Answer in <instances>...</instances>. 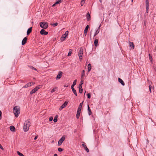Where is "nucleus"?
<instances>
[{"mask_svg": "<svg viewBox=\"0 0 156 156\" xmlns=\"http://www.w3.org/2000/svg\"><path fill=\"white\" fill-rule=\"evenodd\" d=\"M30 126V122L29 119H28L26 120L24 125L23 129L25 131H27L29 130V127Z\"/></svg>", "mask_w": 156, "mask_h": 156, "instance_id": "1", "label": "nucleus"}, {"mask_svg": "<svg viewBox=\"0 0 156 156\" xmlns=\"http://www.w3.org/2000/svg\"><path fill=\"white\" fill-rule=\"evenodd\" d=\"M13 110L15 116L16 117H17L20 112V107L18 106H16L13 108Z\"/></svg>", "mask_w": 156, "mask_h": 156, "instance_id": "2", "label": "nucleus"}, {"mask_svg": "<svg viewBox=\"0 0 156 156\" xmlns=\"http://www.w3.org/2000/svg\"><path fill=\"white\" fill-rule=\"evenodd\" d=\"M40 25L41 27L44 29H46L48 27V23L45 22H42L40 23Z\"/></svg>", "mask_w": 156, "mask_h": 156, "instance_id": "3", "label": "nucleus"}, {"mask_svg": "<svg viewBox=\"0 0 156 156\" xmlns=\"http://www.w3.org/2000/svg\"><path fill=\"white\" fill-rule=\"evenodd\" d=\"M83 49L82 48H80L78 54V56L79 57L80 60V61H81V60L83 58L82 55H83Z\"/></svg>", "mask_w": 156, "mask_h": 156, "instance_id": "4", "label": "nucleus"}, {"mask_svg": "<svg viewBox=\"0 0 156 156\" xmlns=\"http://www.w3.org/2000/svg\"><path fill=\"white\" fill-rule=\"evenodd\" d=\"M146 12L148 13V12L149 8V0H146Z\"/></svg>", "mask_w": 156, "mask_h": 156, "instance_id": "5", "label": "nucleus"}, {"mask_svg": "<svg viewBox=\"0 0 156 156\" xmlns=\"http://www.w3.org/2000/svg\"><path fill=\"white\" fill-rule=\"evenodd\" d=\"M65 139V137H62V138L59 140L58 142V146H60L62 144L63 141Z\"/></svg>", "mask_w": 156, "mask_h": 156, "instance_id": "6", "label": "nucleus"}, {"mask_svg": "<svg viewBox=\"0 0 156 156\" xmlns=\"http://www.w3.org/2000/svg\"><path fill=\"white\" fill-rule=\"evenodd\" d=\"M62 71H60L58 72V74L56 78V80H58L60 79L62 76Z\"/></svg>", "mask_w": 156, "mask_h": 156, "instance_id": "7", "label": "nucleus"}, {"mask_svg": "<svg viewBox=\"0 0 156 156\" xmlns=\"http://www.w3.org/2000/svg\"><path fill=\"white\" fill-rule=\"evenodd\" d=\"M68 102L65 101L59 108L60 110H61L62 109L65 107L67 105Z\"/></svg>", "mask_w": 156, "mask_h": 156, "instance_id": "8", "label": "nucleus"}, {"mask_svg": "<svg viewBox=\"0 0 156 156\" xmlns=\"http://www.w3.org/2000/svg\"><path fill=\"white\" fill-rule=\"evenodd\" d=\"M40 33L41 35H46L48 34V32L46 31L44 29H42L40 31Z\"/></svg>", "mask_w": 156, "mask_h": 156, "instance_id": "9", "label": "nucleus"}, {"mask_svg": "<svg viewBox=\"0 0 156 156\" xmlns=\"http://www.w3.org/2000/svg\"><path fill=\"white\" fill-rule=\"evenodd\" d=\"M129 47H130L131 49H133L134 48V44L133 42L129 41Z\"/></svg>", "mask_w": 156, "mask_h": 156, "instance_id": "10", "label": "nucleus"}, {"mask_svg": "<svg viewBox=\"0 0 156 156\" xmlns=\"http://www.w3.org/2000/svg\"><path fill=\"white\" fill-rule=\"evenodd\" d=\"M27 39V37H25L23 39L22 41V45H24L26 43Z\"/></svg>", "mask_w": 156, "mask_h": 156, "instance_id": "11", "label": "nucleus"}, {"mask_svg": "<svg viewBox=\"0 0 156 156\" xmlns=\"http://www.w3.org/2000/svg\"><path fill=\"white\" fill-rule=\"evenodd\" d=\"M32 83V84H34V83H31L29 82L28 83H27L26 84L25 86H24L23 87V88H27L31 86L32 85L31 83Z\"/></svg>", "mask_w": 156, "mask_h": 156, "instance_id": "12", "label": "nucleus"}, {"mask_svg": "<svg viewBox=\"0 0 156 156\" xmlns=\"http://www.w3.org/2000/svg\"><path fill=\"white\" fill-rule=\"evenodd\" d=\"M101 27V25H100L99 26L98 28V29L96 30V32L95 33V34L94 35V37H95L97 34H98L99 32L100 31V28Z\"/></svg>", "mask_w": 156, "mask_h": 156, "instance_id": "13", "label": "nucleus"}, {"mask_svg": "<svg viewBox=\"0 0 156 156\" xmlns=\"http://www.w3.org/2000/svg\"><path fill=\"white\" fill-rule=\"evenodd\" d=\"M82 145L84 149L86 150L87 152H88L89 151V149L87 148L86 146L84 144V143L82 144Z\"/></svg>", "mask_w": 156, "mask_h": 156, "instance_id": "14", "label": "nucleus"}, {"mask_svg": "<svg viewBox=\"0 0 156 156\" xmlns=\"http://www.w3.org/2000/svg\"><path fill=\"white\" fill-rule=\"evenodd\" d=\"M32 27H30V28H29L27 31V35H29L30 33L32 31Z\"/></svg>", "mask_w": 156, "mask_h": 156, "instance_id": "15", "label": "nucleus"}, {"mask_svg": "<svg viewBox=\"0 0 156 156\" xmlns=\"http://www.w3.org/2000/svg\"><path fill=\"white\" fill-rule=\"evenodd\" d=\"M118 81L119 82L121 83V84L123 86L125 85V83L121 79V78H118Z\"/></svg>", "mask_w": 156, "mask_h": 156, "instance_id": "16", "label": "nucleus"}, {"mask_svg": "<svg viewBox=\"0 0 156 156\" xmlns=\"http://www.w3.org/2000/svg\"><path fill=\"white\" fill-rule=\"evenodd\" d=\"M37 89L36 88H35L34 89H33L30 92V94L31 95H32L33 94L35 93L36 91H37Z\"/></svg>", "mask_w": 156, "mask_h": 156, "instance_id": "17", "label": "nucleus"}, {"mask_svg": "<svg viewBox=\"0 0 156 156\" xmlns=\"http://www.w3.org/2000/svg\"><path fill=\"white\" fill-rule=\"evenodd\" d=\"M86 17L87 20L89 21L90 20V16L89 12H87V14Z\"/></svg>", "mask_w": 156, "mask_h": 156, "instance_id": "18", "label": "nucleus"}, {"mask_svg": "<svg viewBox=\"0 0 156 156\" xmlns=\"http://www.w3.org/2000/svg\"><path fill=\"white\" fill-rule=\"evenodd\" d=\"M83 101L82 102L80 103V104L78 107V109H77V110H80V111H81V108H82V106L83 105Z\"/></svg>", "mask_w": 156, "mask_h": 156, "instance_id": "19", "label": "nucleus"}, {"mask_svg": "<svg viewBox=\"0 0 156 156\" xmlns=\"http://www.w3.org/2000/svg\"><path fill=\"white\" fill-rule=\"evenodd\" d=\"M80 111H81L78 110H77V113L76 114V118L77 119H79L80 117Z\"/></svg>", "mask_w": 156, "mask_h": 156, "instance_id": "20", "label": "nucleus"}, {"mask_svg": "<svg viewBox=\"0 0 156 156\" xmlns=\"http://www.w3.org/2000/svg\"><path fill=\"white\" fill-rule=\"evenodd\" d=\"M76 81H77L76 80H75L74 81L73 83V84L71 86V89L74 88V86L75 85H76Z\"/></svg>", "mask_w": 156, "mask_h": 156, "instance_id": "21", "label": "nucleus"}, {"mask_svg": "<svg viewBox=\"0 0 156 156\" xmlns=\"http://www.w3.org/2000/svg\"><path fill=\"white\" fill-rule=\"evenodd\" d=\"M82 72V73L81 76V79H83L85 76V71L84 70H83Z\"/></svg>", "mask_w": 156, "mask_h": 156, "instance_id": "22", "label": "nucleus"}, {"mask_svg": "<svg viewBox=\"0 0 156 156\" xmlns=\"http://www.w3.org/2000/svg\"><path fill=\"white\" fill-rule=\"evenodd\" d=\"M87 109H88V111L89 115H90L91 114L92 112H91V110L90 108L89 105H88Z\"/></svg>", "mask_w": 156, "mask_h": 156, "instance_id": "23", "label": "nucleus"}, {"mask_svg": "<svg viewBox=\"0 0 156 156\" xmlns=\"http://www.w3.org/2000/svg\"><path fill=\"white\" fill-rule=\"evenodd\" d=\"M94 43L95 46L98 45V40L97 39H95L94 41Z\"/></svg>", "mask_w": 156, "mask_h": 156, "instance_id": "24", "label": "nucleus"}, {"mask_svg": "<svg viewBox=\"0 0 156 156\" xmlns=\"http://www.w3.org/2000/svg\"><path fill=\"white\" fill-rule=\"evenodd\" d=\"M10 130L12 132H14L15 131V127L12 126H10Z\"/></svg>", "mask_w": 156, "mask_h": 156, "instance_id": "25", "label": "nucleus"}, {"mask_svg": "<svg viewBox=\"0 0 156 156\" xmlns=\"http://www.w3.org/2000/svg\"><path fill=\"white\" fill-rule=\"evenodd\" d=\"M87 67L88 68V72H89L90 71V70H91V64L90 63H89V64H88V66H87Z\"/></svg>", "mask_w": 156, "mask_h": 156, "instance_id": "26", "label": "nucleus"}, {"mask_svg": "<svg viewBox=\"0 0 156 156\" xmlns=\"http://www.w3.org/2000/svg\"><path fill=\"white\" fill-rule=\"evenodd\" d=\"M68 31H67L63 35L64 36V39H65L66 38V36L68 35Z\"/></svg>", "mask_w": 156, "mask_h": 156, "instance_id": "27", "label": "nucleus"}, {"mask_svg": "<svg viewBox=\"0 0 156 156\" xmlns=\"http://www.w3.org/2000/svg\"><path fill=\"white\" fill-rule=\"evenodd\" d=\"M72 91H73V93L76 96H77V93H76V90H75L74 88H73V89L72 88Z\"/></svg>", "mask_w": 156, "mask_h": 156, "instance_id": "28", "label": "nucleus"}, {"mask_svg": "<svg viewBox=\"0 0 156 156\" xmlns=\"http://www.w3.org/2000/svg\"><path fill=\"white\" fill-rule=\"evenodd\" d=\"M17 153L18 155H20V156H25L23 154L20 152L19 151H17Z\"/></svg>", "mask_w": 156, "mask_h": 156, "instance_id": "29", "label": "nucleus"}, {"mask_svg": "<svg viewBox=\"0 0 156 156\" xmlns=\"http://www.w3.org/2000/svg\"><path fill=\"white\" fill-rule=\"evenodd\" d=\"M72 51L71 49H69L68 54L67 55L68 56H71V54H72Z\"/></svg>", "mask_w": 156, "mask_h": 156, "instance_id": "30", "label": "nucleus"}, {"mask_svg": "<svg viewBox=\"0 0 156 156\" xmlns=\"http://www.w3.org/2000/svg\"><path fill=\"white\" fill-rule=\"evenodd\" d=\"M57 89V88L56 87H55L54 88H53L51 90V93H53Z\"/></svg>", "mask_w": 156, "mask_h": 156, "instance_id": "31", "label": "nucleus"}, {"mask_svg": "<svg viewBox=\"0 0 156 156\" xmlns=\"http://www.w3.org/2000/svg\"><path fill=\"white\" fill-rule=\"evenodd\" d=\"M29 67L30 68L32 69L33 70H37V69L36 68H35L34 67L32 66H29Z\"/></svg>", "mask_w": 156, "mask_h": 156, "instance_id": "32", "label": "nucleus"}, {"mask_svg": "<svg viewBox=\"0 0 156 156\" xmlns=\"http://www.w3.org/2000/svg\"><path fill=\"white\" fill-rule=\"evenodd\" d=\"M148 55H149L150 60L151 62H152V56L151 55V54H149Z\"/></svg>", "mask_w": 156, "mask_h": 156, "instance_id": "33", "label": "nucleus"}, {"mask_svg": "<svg viewBox=\"0 0 156 156\" xmlns=\"http://www.w3.org/2000/svg\"><path fill=\"white\" fill-rule=\"evenodd\" d=\"M88 28H89V25H87L86 26V27L84 29V31H88Z\"/></svg>", "mask_w": 156, "mask_h": 156, "instance_id": "34", "label": "nucleus"}, {"mask_svg": "<svg viewBox=\"0 0 156 156\" xmlns=\"http://www.w3.org/2000/svg\"><path fill=\"white\" fill-rule=\"evenodd\" d=\"M64 35H62V36L60 39L62 41H63L65 40V39H64Z\"/></svg>", "mask_w": 156, "mask_h": 156, "instance_id": "35", "label": "nucleus"}, {"mask_svg": "<svg viewBox=\"0 0 156 156\" xmlns=\"http://www.w3.org/2000/svg\"><path fill=\"white\" fill-rule=\"evenodd\" d=\"M81 79V81L79 84L82 85L83 83V79Z\"/></svg>", "mask_w": 156, "mask_h": 156, "instance_id": "36", "label": "nucleus"}, {"mask_svg": "<svg viewBox=\"0 0 156 156\" xmlns=\"http://www.w3.org/2000/svg\"><path fill=\"white\" fill-rule=\"evenodd\" d=\"M58 23H54L52 25L53 27H55L57 26L58 25Z\"/></svg>", "mask_w": 156, "mask_h": 156, "instance_id": "37", "label": "nucleus"}, {"mask_svg": "<svg viewBox=\"0 0 156 156\" xmlns=\"http://www.w3.org/2000/svg\"><path fill=\"white\" fill-rule=\"evenodd\" d=\"M87 98L90 99L91 98V95L90 93H88L87 94Z\"/></svg>", "mask_w": 156, "mask_h": 156, "instance_id": "38", "label": "nucleus"}, {"mask_svg": "<svg viewBox=\"0 0 156 156\" xmlns=\"http://www.w3.org/2000/svg\"><path fill=\"white\" fill-rule=\"evenodd\" d=\"M79 92L81 94L83 92V89L82 88V89H79Z\"/></svg>", "mask_w": 156, "mask_h": 156, "instance_id": "39", "label": "nucleus"}, {"mask_svg": "<svg viewBox=\"0 0 156 156\" xmlns=\"http://www.w3.org/2000/svg\"><path fill=\"white\" fill-rule=\"evenodd\" d=\"M35 134L34 133H32L31 135L32 136H35L36 137L38 136L37 135H35Z\"/></svg>", "mask_w": 156, "mask_h": 156, "instance_id": "40", "label": "nucleus"}, {"mask_svg": "<svg viewBox=\"0 0 156 156\" xmlns=\"http://www.w3.org/2000/svg\"><path fill=\"white\" fill-rule=\"evenodd\" d=\"M53 121L55 122H56L57 121V118L55 117L53 120Z\"/></svg>", "mask_w": 156, "mask_h": 156, "instance_id": "41", "label": "nucleus"}, {"mask_svg": "<svg viewBox=\"0 0 156 156\" xmlns=\"http://www.w3.org/2000/svg\"><path fill=\"white\" fill-rule=\"evenodd\" d=\"M58 150L59 151L61 152V151H62L63 150L62 148H59L58 149Z\"/></svg>", "mask_w": 156, "mask_h": 156, "instance_id": "42", "label": "nucleus"}, {"mask_svg": "<svg viewBox=\"0 0 156 156\" xmlns=\"http://www.w3.org/2000/svg\"><path fill=\"white\" fill-rule=\"evenodd\" d=\"M53 118L52 117H50L49 119V121H51L52 120Z\"/></svg>", "mask_w": 156, "mask_h": 156, "instance_id": "43", "label": "nucleus"}, {"mask_svg": "<svg viewBox=\"0 0 156 156\" xmlns=\"http://www.w3.org/2000/svg\"><path fill=\"white\" fill-rule=\"evenodd\" d=\"M40 86H38L36 87H35V88H37V90L38 89L40 88Z\"/></svg>", "mask_w": 156, "mask_h": 156, "instance_id": "44", "label": "nucleus"}, {"mask_svg": "<svg viewBox=\"0 0 156 156\" xmlns=\"http://www.w3.org/2000/svg\"><path fill=\"white\" fill-rule=\"evenodd\" d=\"M82 85L79 84V89H82Z\"/></svg>", "mask_w": 156, "mask_h": 156, "instance_id": "45", "label": "nucleus"}, {"mask_svg": "<svg viewBox=\"0 0 156 156\" xmlns=\"http://www.w3.org/2000/svg\"><path fill=\"white\" fill-rule=\"evenodd\" d=\"M151 85L149 86V90H150V93L151 92Z\"/></svg>", "mask_w": 156, "mask_h": 156, "instance_id": "46", "label": "nucleus"}, {"mask_svg": "<svg viewBox=\"0 0 156 156\" xmlns=\"http://www.w3.org/2000/svg\"><path fill=\"white\" fill-rule=\"evenodd\" d=\"M84 2H83L82 1H81V6H82L83 5V4L84 3Z\"/></svg>", "mask_w": 156, "mask_h": 156, "instance_id": "47", "label": "nucleus"}, {"mask_svg": "<svg viewBox=\"0 0 156 156\" xmlns=\"http://www.w3.org/2000/svg\"><path fill=\"white\" fill-rule=\"evenodd\" d=\"M87 31H85L84 30V34L85 36L86 35L87 33Z\"/></svg>", "mask_w": 156, "mask_h": 156, "instance_id": "48", "label": "nucleus"}, {"mask_svg": "<svg viewBox=\"0 0 156 156\" xmlns=\"http://www.w3.org/2000/svg\"><path fill=\"white\" fill-rule=\"evenodd\" d=\"M0 148L2 150L3 149V148L2 147V146L1 145V144H0Z\"/></svg>", "mask_w": 156, "mask_h": 156, "instance_id": "49", "label": "nucleus"}, {"mask_svg": "<svg viewBox=\"0 0 156 156\" xmlns=\"http://www.w3.org/2000/svg\"><path fill=\"white\" fill-rule=\"evenodd\" d=\"M1 115H2V112H1V111L0 110V120L1 119Z\"/></svg>", "mask_w": 156, "mask_h": 156, "instance_id": "50", "label": "nucleus"}, {"mask_svg": "<svg viewBox=\"0 0 156 156\" xmlns=\"http://www.w3.org/2000/svg\"><path fill=\"white\" fill-rule=\"evenodd\" d=\"M91 34H92V33H91V31L90 32V37H91Z\"/></svg>", "mask_w": 156, "mask_h": 156, "instance_id": "51", "label": "nucleus"}, {"mask_svg": "<svg viewBox=\"0 0 156 156\" xmlns=\"http://www.w3.org/2000/svg\"><path fill=\"white\" fill-rule=\"evenodd\" d=\"M58 117V115H56L55 117H56V118H57V119Z\"/></svg>", "mask_w": 156, "mask_h": 156, "instance_id": "52", "label": "nucleus"}, {"mask_svg": "<svg viewBox=\"0 0 156 156\" xmlns=\"http://www.w3.org/2000/svg\"><path fill=\"white\" fill-rule=\"evenodd\" d=\"M37 137H34V140H36L37 139Z\"/></svg>", "mask_w": 156, "mask_h": 156, "instance_id": "53", "label": "nucleus"}, {"mask_svg": "<svg viewBox=\"0 0 156 156\" xmlns=\"http://www.w3.org/2000/svg\"><path fill=\"white\" fill-rule=\"evenodd\" d=\"M56 4H55V3L54 4L52 5V6H53H53H54L55 5H56Z\"/></svg>", "mask_w": 156, "mask_h": 156, "instance_id": "54", "label": "nucleus"}, {"mask_svg": "<svg viewBox=\"0 0 156 156\" xmlns=\"http://www.w3.org/2000/svg\"><path fill=\"white\" fill-rule=\"evenodd\" d=\"M53 156H57V154H55Z\"/></svg>", "mask_w": 156, "mask_h": 156, "instance_id": "55", "label": "nucleus"}, {"mask_svg": "<svg viewBox=\"0 0 156 156\" xmlns=\"http://www.w3.org/2000/svg\"><path fill=\"white\" fill-rule=\"evenodd\" d=\"M68 87V86H66V85H64V87Z\"/></svg>", "mask_w": 156, "mask_h": 156, "instance_id": "56", "label": "nucleus"}, {"mask_svg": "<svg viewBox=\"0 0 156 156\" xmlns=\"http://www.w3.org/2000/svg\"><path fill=\"white\" fill-rule=\"evenodd\" d=\"M154 69L155 70V71L156 72V67L154 68Z\"/></svg>", "mask_w": 156, "mask_h": 156, "instance_id": "57", "label": "nucleus"}, {"mask_svg": "<svg viewBox=\"0 0 156 156\" xmlns=\"http://www.w3.org/2000/svg\"><path fill=\"white\" fill-rule=\"evenodd\" d=\"M86 0H81V1H82L83 2H85V1Z\"/></svg>", "mask_w": 156, "mask_h": 156, "instance_id": "58", "label": "nucleus"}, {"mask_svg": "<svg viewBox=\"0 0 156 156\" xmlns=\"http://www.w3.org/2000/svg\"><path fill=\"white\" fill-rule=\"evenodd\" d=\"M99 1L101 3V0H99Z\"/></svg>", "mask_w": 156, "mask_h": 156, "instance_id": "59", "label": "nucleus"}, {"mask_svg": "<svg viewBox=\"0 0 156 156\" xmlns=\"http://www.w3.org/2000/svg\"><path fill=\"white\" fill-rule=\"evenodd\" d=\"M133 0H131V2H133Z\"/></svg>", "mask_w": 156, "mask_h": 156, "instance_id": "60", "label": "nucleus"}]
</instances>
